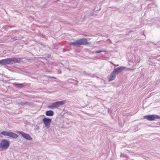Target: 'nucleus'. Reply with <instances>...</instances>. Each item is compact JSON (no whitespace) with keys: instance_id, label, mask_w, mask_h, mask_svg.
Segmentation results:
<instances>
[{"instance_id":"obj_1","label":"nucleus","mask_w":160,"mask_h":160,"mask_svg":"<svg viewBox=\"0 0 160 160\" xmlns=\"http://www.w3.org/2000/svg\"><path fill=\"white\" fill-rule=\"evenodd\" d=\"M88 40L87 38H82L77 40L74 42H70L69 45L75 46H79L81 45L90 44V43L88 42Z\"/></svg>"},{"instance_id":"obj_2","label":"nucleus","mask_w":160,"mask_h":160,"mask_svg":"<svg viewBox=\"0 0 160 160\" xmlns=\"http://www.w3.org/2000/svg\"><path fill=\"white\" fill-rule=\"evenodd\" d=\"M66 102V100H63L61 101H58L53 103L52 104L48 105V108L49 109H53L58 108L60 105H62Z\"/></svg>"},{"instance_id":"obj_3","label":"nucleus","mask_w":160,"mask_h":160,"mask_svg":"<svg viewBox=\"0 0 160 160\" xmlns=\"http://www.w3.org/2000/svg\"><path fill=\"white\" fill-rule=\"evenodd\" d=\"M9 145V141L5 139L2 140L0 142V148L2 150L7 149Z\"/></svg>"},{"instance_id":"obj_4","label":"nucleus","mask_w":160,"mask_h":160,"mask_svg":"<svg viewBox=\"0 0 160 160\" xmlns=\"http://www.w3.org/2000/svg\"><path fill=\"white\" fill-rule=\"evenodd\" d=\"M143 118L146 119L149 121H152L155 120L156 119H160V116L156 115H149L144 116Z\"/></svg>"},{"instance_id":"obj_5","label":"nucleus","mask_w":160,"mask_h":160,"mask_svg":"<svg viewBox=\"0 0 160 160\" xmlns=\"http://www.w3.org/2000/svg\"><path fill=\"white\" fill-rule=\"evenodd\" d=\"M1 134L5 136H8L13 138H16L18 136L17 134L11 132L2 131Z\"/></svg>"},{"instance_id":"obj_6","label":"nucleus","mask_w":160,"mask_h":160,"mask_svg":"<svg viewBox=\"0 0 160 160\" xmlns=\"http://www.w3.org/2000/svg\"><path fill=\"white\" fill-rule=\"evenodd\" d=\"M52 119L47 118H44L43 119V122L46 127H49L51 122Z\"/></svg>"},{"instance_id":"obj_7","label":"nucleus","mask_w":160,"mask_h":160,"mask_svg":"<svg viewBox=\"0 0 160 160\" xmlns=\"http://www.w3.org/2000/svg\"><path fill=\"white\" fill-rule=\"evenodd\" d=\"M17 133H19L21 134L23 138L27 140H31L32 138L28 134H27L23 132L22 131H18Z\"/></svg>"},{"instance_id":"obj_8","label":"nucleus","mask_w":160,"mask_h":160,"mask_svg":"<svg viewBox=\"0 0 160 160\" xmlns=\"http://www.w3.org/2000/svg\"><path fill=\"white\" fill-rule=\"evenodd\" d=\"M11 64L13 63H19L22 61V59L21 58L13 57L10 58Z\"/></svg>"},{"instance_id":"obj_9","label":"nucleus","mask_w":160,"mask_h":160,"mask_svg":"<svg viewBox=\"0 0 160 160\" xmlns=\"http://www.w3.org/2000/svg\"><path fill=\"white\" fill-rule=\"evenodd\" d=\"M0 64L2 65L11 64L10 58H7L0 61Z\"/></svg>"},{"instance_id":"obj_10","label":"nucleus","mask_w":160,"mask_h":160,"mask_svg":"<svg viewBox=\"0 0 160 160\" xmlns=\"http://www.w3.org/2000/svg\"><path fill=\"white\" fill-rule=\"evenodd\" d=\"M125 67H120L116 68L114 69L113 72H114L116 74L121 72L124 69Z\"/></svg>"},{"instance_id":"obj_11","label":"nucleus","mask_w":160,"mask_h":160,"mask_svg":"<svg viewBox=\"0 0 160 160\" xmlns=\"http://www.w3.org/2000/svg\"><path fill=\"white\" fill-rule=\"evenodd\" d=\"M116 77V74L113 71L112 72L110 77L108 79L109 81L114 80Z\"/></svg>"},{"instance_id":"obj_12","label":"nucleus","mask_w":160,"mask_h":160,"mask_svg":"<svg viewBox=\"0 0 160 160\" xmlns=\"http://www.w3.org/2000/svg\"><path fill=\"white\" fill-rule=\"evenodd\" d=\"M46 115L47 116H52L53 115L54 112L51 110L48 111L46 112Z\"/></svg>"},{"instance_id":"obj_13","label":"nucleus","mask_w":160,"mask_h":160,"mask_svg":"<svg viewBox=\"0 0 160 160\" xmlns=\"http://www.w3.org/2000/svg\"><path fill=\"white\" fill-rule=\"evenodd\" d=\"M15 86L17 88H22L24 87L25 86L24 84L23 83H20V84H15Z\"/></svg>"},{"instance_id":"obj_14","label":"nucleus","mask_w":160,"mask_h":160,"mask_svg":"<svg viewBox=\"0 0 160 160\" xmlns=\"http://www.w3.org/2000/svg\"><path fill=\"white\" fill-rule=\"evenodd\" d=\"M105 52L104 50H102L97 51H96L95 53H100L101 52Z\"/></svg>"},{"instance_id":"obj_15","label":"nucleus","mask_w":160,"mask_h":160,"mask_svg":"<svg viewBox=\"0 0 160 160\" xmlns=\"http://www.w3.org/2000/svg\"><path fill=\"white\" fill-rule=\"evenodd\" d=\"M48 77L50 78H54V79H56V78L55 77H53L48 76Z\"/></svg>"},{"instance_id":"obj_16","label":"nucleus","mask_w":160,"mask_h":160,"mask_svg":"<svg viewBox=\"0 0 160 160\" xmlns=\"http://www.w3.org/2000/svg\"><path fill=\"white\" fill-rule=\"evenodd\" d=\"M158 123L160 124V122H158Z\"/></svg>"},{"instance_id":"obj_17","label":"nucleus","mask_w":160,"mask_h":160,"mask_svg":"<svg viewBox=\"0 0 160 160\" xmlns=\"http://www.w3.org/2000/svg\"><path fill=\"white\" fill-rule=\"evenodd\" d=\"M88 39H89V40H90V38H88Z\"/></svg>"}]
</instances>
